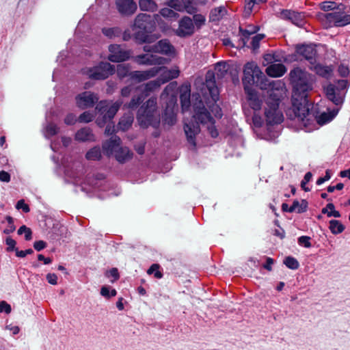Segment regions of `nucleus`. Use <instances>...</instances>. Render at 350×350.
I'll use <instances>...</instances> for the list:
<instances>
[{"label": "nucleus", "instance_id": "6e6d98bb", "mask_svg": "<svg viewBox=\"0 0 350 350\" xmlns=\"http://www.w3.org/2000/svg\"><path fill=\"white\" fill-rule=\"evenodd\" d=\"M94 116L89 111H85L81 114L79 117V121L80 122L88 123L93 120Z\"/></svg>", "mask_w": 350, "mask_h": 350}, {"label": "nucleus", "instance_id": "7ed1b4c3", "mask_svg": "<svg viewBox=\"0 0 350 350\" xmlns=\"http://www.w3.org/2000/svg\"><path fill=\"white\" fill-rule=\"evenodd\" d=\"M274 81H269L254 62H248L245 65L243 83L248 104L252 109H260L261 100L260 96L252 88V85L256 84L261 90H268L272 88L271 83Z\"/></svg>", "mask_w": 350, "mask_h": 350}, {"label": "nucleus", "instance_id": "423d86ee", "mask_svg": "<svg viewBox=\"0 0 350 350\" xmlns=\"http://www.w3.org/2000/svg\"><path fill=\"white\" fill-rule=\"evenodd\" d=\"M344 10L345 6L342 4H340L338 5L336 11L319 14V19L325 28H329L332 26L344 27L350 24V14H345Z\"/></svg>", "mask_w": 350, "mask_h": 350}, {"label": "nucleus", "instance_id": "72a5a7b5", "mask_svg": "<svg viewBox=\"0 0 350 350\" xmlns=\"http://www.w3.org/2000/svg\"><path fill=\"white\" fill-rule=\"evenodd\" d=\"M228 65L225 63V62H219L217 64H215V72H210V73H212L213 75H214L215 74L217 76V77H223L225 74L228 71ZM207 73H209V72H208ZM208 75V74H206ZM207 75H206V77ZM215 79V76H213V81H215L214 80Z\"/></svg>", "mask_w": 350, "mask_h": 350}, {"label": "nucleus", "instance_id": "680f3d73", "mask_svg": "<svg viewBox=\"0 0 350 350\" xmlns=\"http://www.w3.org/2000/svg\"><path fill=\"white\" fill-rule=\"evenodd\" d=\"M262 2H264V0H245V10H247V11L250 12L255 4H258Z\"/></svg>", "mask_w": 350, "mask_h": 350}, {"label": "nucleus", "instance_id": "f257e3e1", "mask_svg": "<svg viewBox=\"0 0 350 350\" xmlns=\"http://www.w3.org/2000/svg\"><path fill=\"white\" fill-rule=\"evenodd\" d=\"M290 76L295 89L293 101L294 118L307 126L314 119V116L310 112L311 104L307 100L308 92L312 89V77L299 68L291 70Z\"/></svg>", "mask_w": 350, "mask_h": 350}, {"label": "nucleus", "instance_id": "49530a36", "mask_svg": "<svg viewBox=\"0 0 350 350\" xmlns=\"http://www.w3.org/2000/svg\"><path fill=\"white\" fill-rule=\"evenodd\" d=\"M338 5L333 1H324L320 4L322 10L327 12L329 10L336 11Z\"/></svg>", "mask_w": 350, "mask_h": 350}, {"label": "nucleus", "instance_id": "9d476101", "mask_svg": "<svg viewBox=\"0 0 350 350\" xmlns=\"http://www.w3.org/2000/svg\"><path fill=\"white\" fill-rule=\"evenodd\" d=\"M213 74L210 72L208 73L204 84L208 91L211 98L213 102V105H209V108L215 117L221 118L222 116L221 109L219 105L216 104L219 98V90L215 85V81H213Z\"/></svg>", "mask_w": 350, "mask_h": 350}, {"label": "nucleus", "instance_id": "aec40b11", "mask_svg": "<svg viewBox=\"0 0 350 350\" xmlns=\"http://www.w3.org/2000/svg\"><path fill=\"white\" fill-rule=\"evenodd\" d=\"M280 18L288 20L297 26H301L304 23V15L295 11L283 10L280 12Z\"/></svg>", "mask_w": 350, "mask_h": 350}, {"label": "nucleus", "instance_id": "6e6552de", "mask_svg": "<svg viewBox=\"0 0 350 350\" xmlns=\"http://www.w3.org/2000/svg\"><path fill=\"white\" fill-rule=\"evenodd\" d=\"M347 80H339L337 85L328 84L324 88L327 98L336 105H340L343 103L347 87Z\"/></svg>", "mask_w": 350, "mask_h": 350}, {"label": "nucleus", "instance_id": "0eeeda50", "mask_svg": "<svg viewBox=\"0 0 350 350\" xmlns=\"http://www.w3.org/2000/svg\"><path fill=\"white\" fill-rule=\"evenodd\" d=\"M122 101H116L111 103L107 100L100 101L96 107V110L98 113L103 116V120L97 119L96 122L100 126H103L105 122L111 120L116 114L122 105Z\"/></svg>", "mask_w": 350, "mask_h": 350}, {"label": "nucleus", "instance_id": "a19ab883", "mask_svg": "<svg viewBox=\"0 0 350 350\" xmlns=\"http://www.w3.org/2000/svg\"><path fill=\"white\" fill-rule=\"evenodd\" d=\"M88 160L96 161L101 158V151L99 147L96 146L90 149L85 154Z\"/></svg>", "mask_w": 350, "mask_h": 350}, {"label": "nucleus", "instance_id": "20e7f679", "mask_svg": "<svg viewBox=\"0 0 350 350\" xmlns=\"http://www.w3.org/2000/svg\"><path fill=\"white\" fill-rule=\"evenodd\" d=\"M157 98H149L138 110L137 120L142 127L152 126L157 129L160 125V117L156 112Z\"/></svg>", "mask_w": 350, "mask_h": 350}, {"label": "nucleus", "instance_id": "4468645a", "mask_svg": "<svg viewBox=\"0 0 350 350\" xmlns=\"http://www.w3.org/2000/svg\"><path fill=\"white\" fill-rule=\"evenodd\" d=\"M134 61L139 65H163L168 63L167 58L159 56L156 54H143L134 57Z\"/></svg>", "mask_w": 350, "mask_h": 350}, {"label": "nucleus", "instance_id": "c9c22d12", "mask_svg": "<svg viewBox=\"0 0 350 350\" xmlns=\"http://www.w3.org/2000/svg\"><path fill=\"white\" fill-rule=\"evenodd\" d=\"M310 112L314 116L310 111ZM317 119V121L319 124H325L327 122H329L330 120V118H329V116L325 113H322L321 115H320L317 118L314 116V119H313V121L310 122V124L307 125V126H304L302 123L301 121H298L297 119L295 118V120L296 122H297L299 123V125L301 128H305V129H307L309 126H310L311 124H312V123L314 122V121Z\"/></svg>", "mask_w": 350, "mask_h": 350}, {"label": "nucleus", "instance_id": "58836bf2", "mask_svg": "<svg viewBox=\"0 0 350 350\" xmlns=\"http://www.w3.org/2000/svg\"><path fill=\"white\" fill-rule=\"evenodd\" d=\"M133 121L132 116L128 115L122 117L118 123V129L124 131H126L131 126Z\"/></svg>", "mask_w": 350, "mask_h": 350}, {"label": "nucleus", "instance_id": "338daca9", "mask_svg": "<svg viewBox=\"0 0 350 350\" xmlns=\"http://www.w3.org/2000/svg\"><path fill=\"white\" fill-rule=\"evenodd\" d=\"M10 179L11 176L8 172L4 170L0 171V181L4 183H9L10 181Z\"/></svg>", "mask_w": 350, "mask_h": 350}, {"label": "nucleus", "instance_id": "6ab92c4d", "mask_svg": "<svg viewBox=\"0 0 350 350\" xmlns=\"http://www.w3.org/2000/svg\"><path fill=\"white\" fill-rule=\"evenodd\" d=\"M161 69V68H152L147 70L133 71L131 72L129 76L132 79L141 82L155 77L159 72H160Z\"/></svg>", "mask_w": 350, "mask_h": 350}, {"label": "nucleus", "instance_id": "dca6fc26", "mask_svg": "<svg viewBox=\"0 0 350 350\" xmlns=\"http://www.w3.org/2000/svg\"><path fill=\"white\" fill-rule=\"evenodd\" d=\"M75 100L77 107L84 109L93 107L98 100V97L92 92H84L78 94Z\"/></svg>", "mask_w": 350, "mask_h": 350}, {"label": "nucleus", "instance_id": "2eb2a0df", "mask_svg": "<svg viewBox=\"0 0 350 350\" xmlns=\"http://www.w3.org/2000/svg\"><path fill=\"white\" fill-rule=\"evenodd\" d=\"M108 59L112 62H124L129 59L130 52L126 51L118 44H111L109 46Z\"/></svg>", "mask_w": 350, "mask_h": 350}, {"label": "nucleus", "instance_id": "c756f323", "mask_svg": "<svg viewBox=\"0 0 350 350\" xmlns=\"http://www.w3.org/2000/svg\"><path fill=\"white\" fill-rule=\"evenodd\" d=\"M133 153L125 146H121L115 154V159L120 163H124L132 158Z\"/></svg>", "mask_w": 350, "mask_h": 350}, {"label": "nucleus", "instance_id": "f3484780", "mask_svg": "<svg viewBox=\"0 0 350 350\" xmlns=\"http://www.w3.org/2000/svg\"><path fill=\"white\" fill-rule=\"evenodd\" d=\"M166 4L178 12L185 11L189 14L197 12V8L192 5L191 0H170Z\"/></svg>", "mask_w": 350, "mask_h": 350}, {"label": "nucleus", "instance_id": "4c0bfd02", "mask_svg": "<svg viewBox=\"0 0 350 350\" xmlns=\"http://www.w3.org/2000/svg\"><path fill=\"white\" fill-rule=\"evenodd\" d=\"M103 33L109 38H114L120 36L122 30L120 27H105L102 29Z\"/></svg>", "mask_w": 350, "mask_h": 350}, {"label": "nucleus", "instance_id": "b1692460", "mask_svg": "<svg viewBox=\"0 0 350 350\" xmlns=\"http://www.w3.org/2000/svg\"><path fill=\"white\" fill-rule=\"evenodd\" d=\"M161 81L158 79L156 80L150 81L147 83L142 84L137 88L139 91L144 97L148 96L151 92L157 90L161 85Z\"/></svg>", "mask_w": 350, "mask_h": 350}, {"label": "nucleus", "instance_id": "c03bdc74", "mask_svg": "<svg viewBox=\"0 0 350 350\" xmlns=\"http://www.w3.org/2000/svg\"><path fill=\"white\" fill-rule=\"evenodd\" d=\"M176 87V83H170L169 85H167L165 87V88L164 89V90L163 91V92L161 95V98L165 99L167 98V96L169 95H171L172 96H173L174 94Z\"/></svg>", "mask_w": 350, "mask_h": 350}, {"label": "nucleus", "instance_id": "bf43d9fd", "mask_svg": "<svg viewBox=\"0 0 350 350\" xmlns=\"http://www.w3.org/2000/svg\"><path fill=\"white\" fill-rule=\"evenodd\" d=\"M310 237L307 236H301L298 239V243L299 245L304 246L305 247H310Z\"/></svg>", "mask_w": 350, "mask_h": 350}, {"label": "nucleus", "instance_id": "13d9d810", "mask_svg": "<svg viewBox=\"0 0 350 350\" xmlns=\"http://www.w3.org/2000/svg\"><path fill=\"white\" fill-rule=\"evenodd\" d=\"M312 177V173L311 172H307L305 174V176H304V179L301 180V187L306 191H310V189L306 187V185L310 180Z\"/></svg>", "mask_w": 350, "mask_h": 350}, {"label": "nucleus", "instance_id": "a18cd8bd", "mask_svg": "<svg viewBox=\"0 0 350 350\" xmlns=\"http://www.w3.org/2000/svg\"><path fill=\"white\" fill-rule=\"evenodd\" d=\"M45 130L46 137H50L58 133L59 128L55 124L51 122L46 125Z\"/></svg>", "mask_w": 350, "mask_h": 350}, {"label": "nucleus", "instance_id": "3c124183", "mask_svg": "<svg viewBox=\"0 0 350 350\" xmlns=\"http://www.w3.org/2000/svg\"><path fill=\"white\" fill-rule=\"evenodd\" d=\"M18 234H25V238L27 241H29L32 239V232L29 228L26 226H22L18 230Z\"/></svg>", "mask_w": 350, "mask_h": 350}, {"label": "nucleus", "instance_id": "39448f33", "mask_svg": "<svg viewBox=\"0 0 350 350\" xmlns=\"http://www.w3.org/2000/svg\"><path fill=\"white\" fill-rule=\"evenodd\" d=\"M155 27V22L152 16L147 14H139L137 16L134 23V28L139 31L135 33V39L139 42H150L151 36L148 33Z\"/></svg>", "mask_w": 350, "mask_h": 350}, {"label": "nucleus", "instance_id": "bb28decb", "mask_svg": "<svg viewBox=\"0 0 350 350\" xmlns=\"http://www.w3.org/2000/svg\"><path fill=\"white\" fill-rule=\"evenodd\" d=\"M310 68L315 72L318 75L329 79L332 75V69L330 66H323L322 64H315V62L313 63V65H310Z\"/></svg>", "mask_w": 350, "mask_h": 350}, {"label": "nucleus", "instance_id": "2f4dec72", "mask_svg": "<svg viewBox=\"0 0 350 350\" xmlns=\"http://www.w3.org/2000/svg\"><path fill=\"white\" fill-rule=\"evenodd\" d=\"M227 10L225 7L219 6L211 10L209 15L211 21H218L226 14Z\"/></svg>", "mask_w": 350, "mask_h": 350}, {"label": "nucleus", "instance_id": "c85d7f7f", "mask_svg": "<svg viewBox=\"0 0 350 350\" xmlns=\"http://www.w3.org/2000/svg\"><path fill=\"white\" fill-rule=\"evenodd\" d=\"M75 139L81 142L94 141L95 138L92 130L88 127L82 128L75 135Z\"/></svg>", "mask_w": 350, "mask_h": 350}, {"label": "nucleus", "instance_id": "0e129e2a", "mask_svg": "<svg viewBox=\"0 0 350 350\" xmlns=\"http://www.w3.org/2000/svg\"><path fill=\"white\" fill-rule=\"evenodd\" d=\"M11 306L5 301H1L0 302V313L5 312L6 314H10L11 312Z\"/></svg>", "mask_w": 350, "mask_h": 350}, {"label": "nucleus", "instance_id": "603ef678", "mask_svg": "<svg viewBox=\"0 0 350 350\" xmlns=\"http://www.w3.org/2000/svg\"><path fill=\"white\" fill-rule=\"evenodd\" d=\"M5 219H6V220L8 221V226L3 230V233L9 234L13 232L15 230L16 227H15V226L14 224V219H13V218L12 217L7 216Z\"/></svg>", "mask_w": 350, "mask_h": 350}, {"label": "nucleus", "instance_id": "e2e57ef3", "mask_svg": "<svg viewBox=\"0 0 350 350\" xmlns=\"http://www.w3.org/2000/svg\"><path fill=\"white\" fill-rule=\"evenodd\" d=\"M106 276L108 277V278H110V277H112L113 278V280H111L112 282H113L114 281L118 280L119 278V273H118V271L116 268H112L109 271H107L106 273Z\"/></svg>", "mask_w": 350, "mask_h": 350}, {"label": "nucleus", "instance_id": "774afa93", "mask_svg": "<svg viewBox=\"0 0 350 350\" xmlns=\"http://www.w3.org/2000/svg\"><path fill=\"white\" fill-rule=\"evenodd\" d=\"M77 121L76 116L72 113H69L64 119L65 124L68 125L74 124Z\"/></svg>", "mask_w": 350, "mask_h": 350}, {"label": "nucleus", "instance_id": "09e8293b", "mask_svg": "<svg viewBox=\"0 0 350 350\" xmlns=\"http://www.w3.org/2000/svg\"><path fill=\"white\" fill-rule=\"evenodd\" d=\"M159 265L158 264H153L151 265V267L148 269L147 273L148 274H152L154 273V277L156 278H161L163 277L162 273L159 270Z\"/></svg>", "mask_w": 350, "mask_h": 350}, {"label": "nucleus", "instance_id": "864d4df0", "mask_svg": "<svg viewBox=\"0 0 350 350\" xmlns=\"http://www.w3.org/2000/svg\"><path fill=\"white\" fill-rule=\"evenodd\" d=\"M160 14L165 18H177L178 14L172 9L165 8L160 10Z\"/></svg>", "mask_w": 350, "mask_h": 350}, {"label": "nucleus", "instance_id": "ea45409f", "mask_svg": "<svg viewBox=\"0 0 350 350\" xmlns=\"http://www.w3.org/2000/svg\"><path fill=\"white\" fill-rule=\"evenodd\" d=\"M329 230L334 234H340L345 230V226L338 220L332 219L329 221Z\"/></svg>", "mask_w": 350, "mask_h": 350}, {"label": "nucleus", "instance_id": "f704fd0d", "mask_svg": "<svg viewBox=\"0 0 350 350\" xmlns=\"http://www.w3.org/2000/svg\"><path fill=\"white\" fill-rule=\"evenodd\" d=\"M163 122L168 125L176 123V115L173 108L167 107L163 115Z\"/></svg>", "mask_w": 350, "mask_h": 350}, {"label": "nucleus", "instance_id": "de8ad7c7", "mask_svg": "<svg viewBox=\"0 0 350 350\" xmlns=\"http://www.w3.org/2000/svg\"><path fill=\"white\" fill-rule=\"evenodd\" d=\"M130 68L128 65L120 64L117 67V74L120 78H123L127 75H129Z\"/></svg>", "mask_w": 350, "mask_h": 350}, {"label": "nucleus", "instance_id": "412c9836", "mask_svg": "<svg viewBox=\"0 0 350 350\" xmlns=\"http://www.w3.org/2000/svg\"><path fill=\"white\" fill-rule=\"evenodd\" d=\"M184 131L187 138L188 142L193 148L196 147V137L200 133V126L198 123L190 122L185 123Z\"/></svg>", "mask_w": 350, "mask_h": 350}, {"label": "nucleus", "instance_id": "ddd939ff", "mask_svg": "<svg viewBox=\"0 0 350 350\" xmlns=\"http://www.w3.org/2000/svg\"><path fill=\"white\" fill-rule=\"evenodd\" d=\"M196 31L193 20L189 16H183L178 22L176 34L180 38L191 36Z\"/></svg>", "mask_w": 350, "mask_h": 350}, {"label": "nucleus", "instance_id": "a211bd4d", "mask_svg": "<svg viewBox=\"0 0 350 350\" xmlns=\"http://www.w3.org/2000/svg\"><path fill=\"white\" fill-rule=\"evenodd\" d=\"M121 146L120 138L117 136H113L109 140H106L103 144V150L104 154L107 156H113L115 157L116 153Z\"/></svg>", "mask_w": 350, "mask_h": 350}, {"label": "nucleus", "instance_id": "9b49d317", "mask_svg": "<svg viewBox=\"0 0 350 350\" xmlns=\"http://www.w3.org/2000/svg\"><path fill=\"white\" fill-rule=\"evenodd\" d=\"M199 105V107H195L194 118L199 120L202 124H207V129L211 137H217L218 131L214 125L215 122L213 118L210 116L202 102H200Z\"/></svg>", "mask_w": 350, "mask_h": 350}, {"label": "nucleus", "instance_id": "cd10ccee", "mask_svg": "<svg viewBox=\"0 0 350 350\" xmlns=\"http://www.w3.org/2000/svg\"><path fill=\"white\" fill-rule=\"evenodd\" d=\"M286 71L285 66L282 64H273L268 66L266 69L267 74L273 77H279L282 76Z\"/></svg>", "mask_w": 350, "mask_h": 350}, {"label": "nucleus", "instance_id": "4d7b16f0", "mask_svg": "<svg viewBox=\"0 0 350 350\" xmlns=\"http://www.w3.org/2000/svg\"><path fill=\"white\" fill-rule=\"evenodd\" d=\"M5 243L8 245L6 248L7 252L15 251L17 249L16 247V242L11 237H8L5 239Z\"/></svg>", "mask_w": 350, "mask_h": 350}, {"label": "nucleus", "instance_id": "e433bc0d", "mask_svg": "<svg viewBox=\"0 0 350 350\" xmlns=\"http://www.w3.org/2000/svg\"><path fill=\"white\" fill-rule=\"evenodd\" d=\"M139 8L142 10L154 12L157 9V3L152 0H139Z\"/></svg>", "mask_w": 350, "mask_h": 350}, {"label": "nucleus", "instance_id": "7c9ffc66", "mask_svg": "<svg viewBox=\"0 0 350 350\" xmlns=\"http://www.w3.org/2000/svg\"><path fill=\"white\" fill-rule=\"evenodd\" d=\"M241 40L243 42V46H246L247 42L250 36L252 34L256 33L258 30V27L254 26L252 25H247L245 29H243L241 27L239 29Z\"/></svg>", "mask_w": 350, "mask_h": 350}, {"label": "nucleus", "instance_id": "473e14b6", "mask_svg": "<svg viewBox=\"0 0 350 350\" xmlns=\"http://www.w3.org/2000/svg\"><path fill=\"white\" fill-rule=\"evenodd\" d=\"M308 206V202L303 200L301 202L297 200H295L289 209H288V212L293 213L296 212L298 213H304L306 211Z\"/></svg>", "mask_w": 350, "mask_h": 350}, {"label": "nucleus", "instance_id": "4be33fe9", "mask_svg": "<svg viewBox=\"0 0 350 350\" xmlns=\"http://www.w3.org/2000/svg\"><path fill=\"white\" fill-rule=\"evenodd\" d=\"M296 52L297 54L303 56L307 59L310 65H313L315 62L316 50L312 45H300L296 47Z\"/></svg>", "mask_w": 350, "mask_h": 350}, {"label": "nucleus", "instance_id": "5fc2aeb1", "mask_svg": "<svg viewBox=\"0 0 350 350\" xmlns=\"http://www.w3.org/2000/svg\"><path fill=\"white\" fill-rule=\"evenodd\" d=\"M264 38L265 35L262 33L257 34L252 38L251 45L254 50H256L259 47V43Z\"/></svg>", "mask_w": 350, "mask_h": 350}, {"label": "nucleus", "instance_id": "1a4fd4ad", "mask_svg": "<svg viewBox=\"0 0 350 350\" xmlns=\"http://www.w3.org/2000/svg\"><path fill=\"white\" fill-rule=\"evenodd\" d=\"M115 72L114 66L108 62H100L98 66L84 70L89 78L101 80L107 78Z\"/></svg>", "mask_w": 350, "mask_h": 350}, {"label": "nucleus", "instance_id": "5701e85b", "mask_svg": "<svg viewBox=\"0 0 350 350\" xmlns=\"http://www.w3.org/2000/svg\"><path fill=\"white\" fill-rule=\"evenodd\" d=\"M116 5L118 11L124 15L133 14L137 9L133 0H116Z\"/></svg>", "mask_w": 350, "mask_h": 350}, {"label": "nucleus", "instance_id": "37998d69", "mask_svg": "<svg viewBox=\"0 0 350 350\" xmlns=\"http://www.w3.org/2000/svg\"><path fill=\"white\" fill-rule=\"evenodd\" d=\"M144 98V95L140 93L138 96H134L128 104H126L124 107L131 109H136Z\"/></svg>", "mask_w": 350, "mask_h": 350}, {"label": "nucleus", "instance_id": "79ce46f5", "mask_svg": "<svg viewBox=\"0 0 350 350\" xmlns=\"http://www.w3.org/2000/svg\"><path fill=\"white\" fill-rule=\"evenodd\" d=\"M192 20L195 26V29L197 30L201 29L206 23V17L201 14H195Z\"/></svg>", "mask_w": 350, "mask_h": 350}, {"label": "nucleus", "instance_id": "393cba45", "mask_svg": "<svg viewBox=\"0 0 350 350\" xmlns=\"http://www.w3.org/2000/svg\"><path fill=\"white\" fill-rule=\"evenodd\" d=\"M161 69L160 70V72L162 71L161 75L158 78V79L161 81V83L163 84L165 83H167L170 80L174 79L177 78L179 76L180 70L177 67L172 68V69H167L166 68H162L160 67Z\"/></svg>", "mask_w": 350, "mask_h": 350}, {"label": "nucleus", "instance_id": "8fccbe9b", "mask_svg": "<svg viewBox=\"0 0 350 350\" xmlns=\"http://www.w3.org/2000/svg\"><path fill=\"white\" fill-rule=\"evenodd\" d=\"M286 266L291 269H297L299 267L298 261L293 257H286L284 261Z\"/></svg>", "mask_w": 350, "mask_h": 350}, {"label": "nucleus", "instance_id": "f03ea898", "mask_svg": "<svg viewBox=\"0 0 350 350\" xmlns=\"http://www.w3.org/2000/svg\"><path fill=\"white\" fill-rule=\"evenodd\" d=\"M272 88L267 90V96L261 100L260 109L254 110L252 122L255 127H260L264 122L267 125H275L282 123L284 120V116L282 110L279 108L280 98L282 96L284 89V84L280 80H276L271 83Z\"/></svg>", "mask_w": 350, "mask_h": 350}, {"label": "nucleus", "instance_id": "69168bd1", "mask_svg": "<svg viewBox=\"0 0 350 350\" xmlns=\"http://www.w3.org/2000/svg\"><path fill=\"white\" fill-rule=\"evenodd\" d=\"M16 208L17 209H23V211L25 213L29 212V207L27 204L25 203V201L23 200H20L19 201H18L16 205Z\"/></svg>", "mask_w": 350, "mask_h": 350}, {"label": "nucleus", "instance_id": "f8f14e48", "mask_svg": "<svg viewBox=\"0 0 350 350\" xmlns=\"http://www.w3.org/2000/svg\"><path fill=\"white\" fill-rule=\"evenodd\" d=\"M144 51L147 53L172 55L175 52L174 46L167 40H161L153 45H145Z\"/></svg>", "mask_w": 350, "mask_h": 350}, {"label": "nucleus", "instance_id": "052dcab7", "mask_svg": "<svg viewBox=\"0 0 350 350\" xmlns=\"http://www.w3.org/2000/svg\"><path fill=\"white\" fill-rule=\"evenodd\" d=\"M327 208L329 209V212L327 213L328 217H340V213L334 209V205L332 203H329L327 204Z\"/></svg>", "mask_w": 350, "mask_h": 350}, {"label": "nucleus", "instance_id": "a878e982", "mask_svg": "<svg viewBox=\"0 0 350 350\" xmlns=\"http://www.w3.org/2000/svg\"><path fill=\"white\" fill-rule=\"evenodd\" d=\"M180 103L183 111L187 110L190 106L191 89L189 84H183L180 87Z\"/></svg>", "mask_w": 350, "mask_h": 350}]
</instances>
